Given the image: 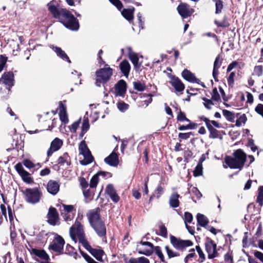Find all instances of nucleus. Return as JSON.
Listing matches in <instances>:
<instances>
[{
  "mask_svg": "<svg viewBox=\"0 0 263 263\" xmlns=\"http://www.w3.org/2000/svg\"><path fill=\"white\" fill-rule=\"evenodd\" d=\"M128 55L136 69H139L141 67V64L139 63V58L136 53L132 51L131 47L127 48Z\"/></svg>",
  "mask_w": 263,
  "mask_h": 263,
  "instance_id": "21",
  "label": "nucleus"
},
{
  "mask_svg": "<svg viewBox=\"0 0 263 263\" xmlns=\"http://www.w3.org/2000/svg\"><path fill=\"white\" fill-rule=\"evenodd\" d=\"M47 222L51 226H59L60 224L59 213L55 208L50 207L46 216Z\"/></svg>",
  "mask_w": 263,
  "mask_h": 263,
  "instance_id": "9",
  "label": "nucleus"
},
{
  "mask_svg": "<svg viewBox=\"0 0 263 263\" xmlns=\"http://www.w3.org/2000/svg\"><path fill=\"white\" fill-rule=\"evenodd\" d=\"M23 164L28 169L33 168L35 167V164L32 161L28 159H25L23 162Z\"/></svg>",
  "mask_w": 263,
  "mask_h": 263,
  "instance_id": "55",
  "label": "nucleus"
},
{
  "mask_svg": "<svg viewBox=\"0 0 263 263\" xmlns=\"http://www.w3.org/2000/svg\"><path fill=\"white\" fill-rule=\"evenodd\" d=\"M22 193L25 201L33 204L38 203L42 196V193L38 187L27 188L22 191Z\"/></svg>",
  "mask_w": 263,
  "mask_h": 263,
  "instance_id": "3",
  "label": "nucleus"
},
{
  "mask_svg": "<svg viewBox=\"0 0 263 263\" xmlns=\"http://www.w3.org/2000/svg\"><path fill=\"white\" fill-rule=\"evenodd\" d=\"M198 224L201 227H205L209 222L208 219L203 214H198L197 215Z\"/></svg>",
  "mask_w": 263,
  "mask_h": 263,
  "instance_id": "32",
  "label": "nucleus"
},
{
  "mask_svg": "<svg viewBox=\"0 0 263 263\" xmlns=\"http://www.w3.org/2000/svg\"><path fill=\"white\" fill-rule=\"evenodd\" d=\"M96 74L97 77H100L104 82H107L112 75V69L109 67L101 68L96 71Z\"/></svg>",
  "mask_w": 263,
  "mask_h": 263,
  "instance_id": "13",
  "label": "nucleus"
},
{
  "mask_svg": "<svg viewBox=\"0 0 263 263\" xmlns=\"http://www.w3.org/2000/svg\"><path fill=\"white\" fill-rule=\"evenodd\" d=\"M57 163L60 166L64 165L65 163L67 166L71 164L70 158L67 153H65L62 156H60L58 159Z\"/></svg>",
  "mask_w": 263,
  "mask_h": 263,
  "instance_id": "28",
  "label": "nucleus"
},
{
  "mask_svg": "<svg viewBox=\"0 0 263 263\" xmlns=\"http://www.w3.org/2000/svg\"><path fill=\"white\" fill-rule=\"evenodd\" d=\"M263 72V67L261 65L256 66L254 69V72L255 75L260 76Z\"/></svg>",
  "mask_w": 263,
  "mask_h": 263,
  "instance_id": "53",
  "label": "nucleus"
},
{
  "mask_svg": "<svg viewBox=\"0 0 263 263\" xmlns=\"http://www.w3.org/2000/svg\"><path fill=\"white\" fill-rule=\"evenodd\" d=\"M79 182L82 190L88 188L89 184L86 180L84 177H80L79 178Z\"/></svg>",
  "mask_w": 263,
  "mask_h": 263,
  "instance_id": "52",
  "label": "nucleus"
},
{
  "mask_svg": "<svg viewBox=\"0 0 263 263\" xmlns=\"http://www.w3.org/2000/svg\"><path fill=\"white\" fill-rule=\"evenodd\" d=\"M193 220V216L192 215L187 212L184 213V222L185 224L186 222L191 223Z\"/></svg>",
  "mask_w": 263,
  "mask_h": 263,
  "instance_id": "58",
  "label": "nucleus"
},
{
  "mask_svg": "<svg viewBox=\"0 0 263 263\" xmlns=\"http://www.w3.org/2000/svg\"><path fill=\"white\" fill-rule=\"evenodd\" d=\"M48 233L45 231H42L37 236L38 241L42 243L46 242L48 238Z\"/></svg>",
  "mask_w": 263,
  "mask_h": 263,
  "instance_id": "38",
  "label": "nucleus"
},
{
  "mask_svg": "<svg viewBox=\"0 0 263 263\" xmlns=\"http://www.w3.org/2000/svg\"><path fill=\"white\" fill-rule=\"evenodd\" d=\"M247 120V117L246 115L243 114L236 121L235 125L237 127H239L241 125L242 123L245 124Z\"/></svg>",
  "mask_w": 263,
  "mask_h": 263,
  "instance_id": "46",
  "label": "nucleus"
},
{
  "mask_svg": "<svg viewBox=\"0 0 263 263\" xmlns=\"http://www.w3.org/2000/svg\"><path fill=\"white\" fill-rule=\"evenodd\" d=\"M83 218V216L81 215L80 216L79 214H78V216L75 221V223L70 228V235L73 240L75 242L76 241V235L77 236L78 239L80 238H82L85 236L84 232L83 230V227L81 223V222L78 221V219L80 220Z\"/></svg>",
  "mask_w": 263,
  "mask_h": 263,
  "instance_id": "4",
  "label": "nucleus"
},
{
  "mask_svg": "<svg viewBox=\"0 0 263 263\" xmlns=\"http://www.w3.org/2000/svg\"><path fill=\"white\" fill-rule=\"evenodd\" d=\"M223 59L220 55H218L214 61L213 70L218 71V69L220 68L222 64Z\"/></svg>",
  "mask_w": 263,
  "mask_h": 263,
  "instance_id": "42",
  "label": "nucleus"
},
{
  "mask_svg": "<svg viewBox=\"0 0 263 263\" xmlns=\"http://www.w3.org/2000/svg\"><path fill=\"white\" fill-rule=\"evenodd\" d=\"M81 119L78 120V121L74 122L70 126V129L71 132H76L78 127L79 126V124L80 123Z\"/></svg>",
  "mask_w": 263,
  "mask_h": 263,
  "instance_id": "59",
  "label": "nucleus"
},
{
  "mask_svg": "<svg viewBox=\"0 0 263 263\" xmlns=\"http://www.w3.org/2000/svg\"><path fill=\"white\" fill-rule=\"evenodd\" d=\"M59 117L61 121L66 124L68 122V119L66 112L59 113Z\"/></svg>",
  "mask_w": 263,
  "mask_h": 263,
  "instance_id": "60",
  "label": "nucleus"
},
{
  "mask_svg": "<svg viewBox=\"0 0 263 263\" xmlns=\"http://www.w3.org/2000/svg\"><path fill=\"white\" fill-rule=\"evenodd\" d=\"M196 249L200 258V259L198 260V261L199 262H202L205 259V255L199 246H196Z\"/></svg>",
  "mask_w": 263,
  "mask_h": 263,
  "instance_id": "50",
  "label": "nucleus"
},
{
  "mask_svg": "<svg viewBox=\"0 0 263 263\" xmlns=\"http://www.w3.org/2000/svg\"><path fill=\"white\" fill-rule=\"evenodd\" d=\"M159 228L160 235L163 237H166L167 235V232L166 227L163 225H161L160 226Z\"/></svg>",
  "mask_w": 263,
  "mask_h": 263,
  "instance_id": "62",
  "label": "nucleus"
},
{
  "mask_svg": "<svg viewBox=\"0 0 263 263\" xmlns=\"http://www.w3.org/2000/svg\"><path fill=\"white\" fill-rule=\"evenodd\" d=\"M182 76L185 80L190 82L196 83L198 84H199L200 82V81L198 79H197L195 75L187 69H185L182 72Z\"/></svg>",
  "mask_w": 263,
  "mask_h": 263,
  "instance_id": "23",
  "label": "nucleus"
},
{
  "mask_svg": "<svg viewBox=\"0 0 263 263\" xmlns=\"http://www.w3.org/2000/svg\"><path fill=\"white\" fill-rule=\"evenodd\" d=\"M154 252L158 256L159 258L160 259L161 262L163 263H167L165 261L164 255L162 252L161 247L159 246H156L154 249Z\"/></svg>",
  "mask_w": 263,
  "mask_h": 263,
  "instance_id": "35",
  "label": "nucleus"
},
{
  "mask_svg": "<svg viewBox=\"0 0 263 263\" xmlns=\"http://www.w3.org/2000/svg\"><path fill=\"white\" fill-rule=\"evenodd\" d=\"M7 61V57L4 55L0 56V72L3 70Z\"/></svg>",
  "mask_w": 263,
  "mask_h": 263,
  "instance_id": "51",
  "label": "nucleus"
},
{
  "mask_svg": "<svg viewBox=\"0 0 263 263\" xmlns=\"http://www.w3.org/2000/svg\"><path fill=\"white\" fill-rule=\"evenodd\" d=\"M111 3L115 6L119 10H121L123 6L120 0H109Z\"/></svg>",
  "mask_w": 263,
  "mask_h": 263,
  "instance_id": "54",
  "label": "nucleus"
},
{
  "mask_svg": "<svg viewBox=\"0 0 263 263\" xmlns=\"http://www.w3.org/2000/svg\"><path fill=\"white\" fill-rule=\"evenodd\" d=\"M191 136H194V134L192 132L185 133H180L178 135V139H179V141L181 142L182 140L187 139Z\"/></svg>",
  "mask_w": 263,
  "mask_h": 263,
  "instance_id": "47",
  "label": "nucleus"
},
{
  "mask_svg": "<svg viewBox=\"0 0 263 263\" xmlns=\"http://www.w3.org/2000/svg\"><path fill=\"white\" fill-rule=\"evenodd\" d=\"M99 182L98 175L95 174L92 176L90 181L89 187L91 188L96 187Z\"/></svg>",
  "mask_w": 263,
  "mask_h": 263,
  "instance_id": "45",
  "label": "nucleus"
},
{
  "mask_svg": "<svg viewBox=\"0 0 263 263\" xmlns=\"http://www.w3.org/2000/svg\"><path fill=\"white\" fill-rule=\"evenodd\" d=\"M165 249L166 250L168 258H172L173 257H178L180 256L179 253H178V252L174 251L168 246H166L165 247Z\"/></svg>",
  "mask_w": 263,
  "mask_h": 263,
  "instance_id": "36",
  "label": "nucleus"
},
{
  "mask_svg": "<svg viewBox=\"0 0 263 263\" xmlns=\"http://www.w3.org/2000/svg\"><path fill=\"white\" fill-rule=\"evenodd\" d=\"M91 227L99 237L101 238L106 237V228L103 221Z\"/></svg>",
  "mask_w": 263,
  "mask_h": 263,
  "instance_id": "15",
  "label": "nucleus"
},
{
  "mask_svg": "<svg viewBox=\"0 0 263 263\" xmlns=\"http://www.w3.org/2000/svg\"><path fill=\"white\" fill-rule=\"evenodd\" d=\"M248 144L253 152H255L257 149V147L254 144V140L252 139H249Z\"/></svg>",
  "mask_w": 263,
  "mask_h": 263,
  "instance_id": "64",
  "label": "nucleus"
},
{
  "mask_svg": "<svg viewBox=\"0 0 263 263\" xmlns=\"http://www.w3.org/2000/svg\"><path fill=\"white\" fill-rule=\"evenodd\" d=\"M186 119V116L184 112H182L181 109L178 112L177 120L178 121L183 122Z\"/></svg>",
  "mask_w": 263,
  "mask_h": 263,
  "instance_id": "57",
  "label": "nucleus"
},
{
  "mask_svg": "<svg viewBox=\"0 0 263 263\" xmlns=\"http://www.w3.org/2000/svg\"><path fill=\"white\" fill-rule=\"evenodd\" d=\"M47 190L48 193L55 195L59 191L60 184L55 180H50L47 184Z\"/></svg>",
  "mask_w": 263,
  "mask_h": 263,
  "instance_id": "19",
  "label": "nucleus"
},
{
  "mask_svg": "<svg viewBox=\"0 0 263 263\" xmlns=\"http://www.w3.org/2000/svg\"><path fill=\"white\" fill-rule=\"evenodd\" d=\"M86 216L90 226L103 221L100 217V209L99 208L89 211L86 214Z\"/></svg>",
  "mask_w": 263,
  "mask_h": 263,
  "instance_id": "8",
  "label": "nucleus"
},
{
  "mask_svg": "<svg viewBox=\"0 0 263 263\" xmlns=\"http://www.w3.org/2000/svg\"><path fill=\"white\" fill-rule=\"evenodd\" d=\"M84 156V160L80 161L82 165H86L90 164L93 160V158L91 154L90 151L82 154Z\"/></svg>",
  "mask_w": 263,
  "mask_h": 263,
  "instance_id": "31",
  "label": "nucleus"
},
{
  "mask_svg": "<svg viewBox=\"0 0 263 263\" xmlns=\"http://www.w3.org/2000/svg\"><path fill=\"white\" fill-rule=\"evenodd\" d=\"M89 127H90V125L89 123L88 119L87 118H84L83 121L82 125L81 126V130H83L84 132H87L88 130V129H89Z\"/></svg>",
  "mask_w": 263,
  "mask_h": 263,
  "instance_id": "49",
  "label": "nucleus"
},
{
  "mask_svg": "<svg viewBox=\"0 0 263 263\" xmlns=\"http://www.w3.org/2000/svg\"><path fill=\"white\" fill-rule=\"evenodd\" d=\"M127 84L123 80H119L115 86L116 95L123 96L126 92Z\"/></svg>",
  "mask_w": 263,
  "mask_h": 263,
  "instance_id": "17",
  "label": "nucleus"
},
{
  "mask_svg": "<svg viewBox=\"0 0 263 263\" xmlns=\"http://www.w3.org/2000/svg\"><path fill=\"white\" fill-rule=\"evenodd\" d=\"M212 99L215 101H218L220 100V95L218 93L216 88H214L213 90V95L212 96Z\"/></svg>",
  "mask_w": 263,
  "mask_h": 263,
  "instance_id": "56",
  "label": "nucleus"
},
{
  "mask_svg": "<svg viewBox=\"0 0 263 263\" xmlns=\"http://www.w3.org/2000/svg\"><path fill=\"white\" fill-rule=\"evenodd\" d=\"M170 83L174 87L177 92H182L184 89V85L178 78L175 76L172 77Z\"/></svg>",
  "mask_w": 263,
  "mask_h": 263,
  "instance_id": "18",
  "label": "nucleus"
},
{
  "mask_svg": "<svg viewBox=\"0 0 263 263\" xmlns=\"http://www.w3.org/2000/svg\"><path fill=\"white\" fill-rule=\"evenodd\" d=\"M89 252L98 261H103L102 256L104 252L102 250L92 248L91 250H89Z\"/></svg>",
  "mask_w": 263,
  "mask_h": 263,
  "instance_id": "30",
  "label": "nucleus"
},
{
  "mask_svg": "<svg viewBox=\"0 0 263 263\" xmlns=\"http://www.w3.org/2000/svg\"><path fill=\"white\" fill-rule=\"evenodd\" d=\"M104 162L111 166H117L119 163L118 156L117 153L112 152L104 159Z\"/></svg>",
  "mask_w": 263,
  "mask_h": 263,
  "instance_id": "22",
  "label": "nucleus"
},
{
  "mask_svg": "<svg viewBox=\"0 0 263 263\" xmlns=\"http://www.w3.org/2000/svg\"><path fill=\"white\" fill-rule=\"evenodd\" d=\"M202 100L204 101V106L208 109H210L211 107H210V105H214V103H213L212 101L206 98H203Z\"/></svg>",
  "mask_w": 263,
  "mask_h": 263,
  "instance_id": "61",
  "label": "nucleus"
},
{
  "mask_svg": "<svg viewBox=\"0 0 263 263\" xmlns=\"http://www.w3.org/2000/svg\"><path fill=\"white\" fill-rule=\"evenodd\" d=\"M79 242L81 243L83 246L89 252V250H91L92 249L88 241L86 239L85 236L79 238Z\"/></svg>",
  "mask_w": 263,
  "mask_h": 263,
  "instance_id": "43",
  "label": "nucleus"
},
{
  "mask_svg": "<svg viewBox=\"0 0 263 263\" xmlns=\"http://www.w3.org/2000/svg\"><path fill=\"white\" fill-rule=\"evenodd\" d=\"M207 128L210 132L209 138L210 139L220 138V132L215 129L211 124L208 126Z\"/></svg>",
  "mask_w": 263,
  "mask_h": 263,
  "instance_id": "29",
  "label": "nucleus"
},
{
  "mask_svg": "<svg viewBox=\"0 0 263 263\" xmlns=\"http://www.w3.org/2000/svg\"><path fill=\"white\" fill-rule=\"evenodd\" d=\"M15 168L25 182L31 183L33 182V179L30 176V174L24 169L21 163H17L15 166Z\"/></svg>",
  "mask_w": 263,
  "mask_h": 263,
  "instance_id": "11",
  "label": "nucleus"
},
{
  "mask_svg": "<svg viewBox=\"0 0 263 263\" xmlns=\"http://www.w3.org/2000/svg\"><path fill=\"white\" fill-rule=\"evenodd\" d=\"M134 88L139 91H143L146 89V86L144 83L139 81L133 82Z\"/></svg>",
  "mask_w": 263,
  "mask_h": 263,
  "instance_id": "39",
  "label": "nucleus"
},
{
  "mask_svg": "<svg viewBox=\"0 0 263 263\" xmlns=\"http://www.w3.org/2000/svg\"><path fill=\"white\" fill-rule=\"evenodd\" d=\"M255 111L263 117V104H258L255 108Z\"/></svg>",
  "mask_w": 263,
  "mask_h": 263,
  "instance_id": "63",
  "label": "nucleus"
},
{
  "mask_svg": "<svg viewBox=\"0 0 263 263\" xmlns=\"http://www.w3.org/2000/svg\"><path fill=\"white\" fill-rule=\"evenodd\" d=\"M120 69L124 76L127 77L130 70V65L127 60L122 61L119 65Z\"/></svg>",
  "mask_w": 263,
  "mask_h": 263,
  "instance_id": "26",
  "label": "nucleus"
},
{
  "mask_svg": "<svg viewBox=\"0 0 263 263\" xmlns=\"http://www.w3.org/2000/svg\"><path fill=\"white\" fill-rule=\"evenodd\" d=\"M215 2L216 14H219L221 12V11L223 7V2L221 0H214Z\"/></svg>",
  "mask_w": 263,
  "mask_h": 263,
  "instance_id": "40",
  "label": "nucleus"
},
{
  "mask_svg": "<svg viewBox=\"0 0 263 263\" xmlns=\"http://www.w3.org/2000/svg\"><path fill=\"white\" fill-rule=\"evenodd\" d=\"M246 154L242 149H238L234 152L233 157L226 156L224 162L231 168H238L240 170L246 161Z\"/></svg>",
  "mask_w": 263,
  "mask_h": 263,
  "instance_id": "2",
  "label": "nucleus"
},
{
  "mask_svg": "<svg viewBox=\"0 0 263 263\" xmlns=\"http://www.w3.org/2000/svg\"><path fill=\"white\" fill-rule=\"evenodd\" d=\"M140 243L143 246H146L148 247V249H144L143 250H139L138 253L140 254L145 255L146 256H150L154 253V249L155 246L153 244L149 241H144L142 240L140 242Z\"/></svg>",
  "mask_w": 263,
  "mask_h": 263,
  "instance_id": "20",
  "label": "nucleus"
},
{
  "mask_svg": "<svg viewBox=\"0 0 263 263\" xmlns=\"http://www.w3.org/2000/svg\"><path fill=\"white\" fill-rule=\"evenodd\" d=\"M47 6L53 17L59 20L66 28L72 31L78 30L80 27L79 21L69 10L52 3H48Z\"/></svg>",
  "mask_w": 263,
  "mask_h": 263,
  "instance_id": "1",
  "label": "nucleus"
},
{
  "mask_svg": "<svg viewBox=\"0 0 263 263\" xmlns=\"http://www.w3.org/2000/svg\"><path fill=\"white\" fill-rule=\"evenodd\" d=\"M32 255L38 257L39 258L48 261L49 260V256L44 250H39L35 248H32L30 251Z\"/></svg>",
  "mask_w": 263,
  "mask_h": 263,
  "instance_id": "24",
  "label": "nucleus"
},
{
  "mask_svg": "<svg viewBox=\"0 0 263 263\" xmlns=\"http://www.w3.org/2000/svg\"><path fill=\"white\" fill-rule=\"evenodd\" d=\"M214 23L218 27L227 28L230 26V24L228 21L227 16L223 18V20L221 22H219L217 20H215Z\"/></svg>",
  "mask_w": 263,
  "mask_h": 263,
  "instance_id": "37",
  "label": "nucleus"
},
{
  "mask_svg": "<svg viewBox=\"0 0 263 263\" xmlns=\"http://www.w3.org/2000/svg\"><path fill=\"white\" fill-rule=\"evenodd\" d=\"M63 141L58 138H55L51 142L50 146L47 152V157H50L52 155L53 152L58 151L63 145Z\"/></svg>",
  "mask_w": 263,
  "mask_h": 263,
  "instance_id": "14",
  "label": "nucleus"
},
{
  "mask_svg": "<svg viewBox=\"0 0 263 263\" xmlns=\"http://www.w3.org/2000/svg\"><path fill=\"white\" fill-rule=\"evenodd\" d=\"M55 241L49 246L48 249L53 251L59 254H64V245L65 240L62 236L57 235L55 238Z\"/></svg>",
  "mask_w": 263,
  "mask_h": 263,
  "instance_id": "6",
  "label": "nucleus"
},
{
  "mask_svg": "<svg viewBox=\"0 0 263 263\" xmlns=\"http://www.w3.org/2000/svg\"><path fill=\"white\" fill-rule=\"evenodd\" d=\"M79 150L80 151V154H82L83 153H86L89 151L88 149L85 141H82L80 142L79 146Z\"/></svg>",
  "mask_w": 263,
  "mask_h": 263,
  "instance_id": "41",
  "label": "nucleus"
},
{
  "mask_svg": "<svg viewBox=\"0 0 263 263\" xmlns=\"http://www.w3.org/2000/svg\"><path fill=\"white\" fill-rule=\"evenodd\" d=\"M105 192L114 202L117 203L119 201L120 197L118 195L116 190L112 184H109L107 185L105 189Z\"/></svg>",
  "mask_w": 263,
  "mask_h": 263,
  "instance_id": "16",
  "label": "nucleus"
},
{
  "mask_svg": "<svg viewBox=\"0 0 263 263\" xmlns=\"http://www.w3.org/2000/svg\"><path fill=\"white\" fill-rule=\"evenodd\" d=\"M177 10L183 19L191 16L194 12V9L191 8L189 5L184 3H180L178 6Z\"/></svg>",
  "mask_w": 263,
  "mask_h": 263,
  "instance_id": "10",
  "label": "nucleus"
},
{
  "mask_svg": "<svg viewBox=\"0 0 263 263\" xmlns=\"http://www.w3.org/2000/svg\"><path fill=\"white\" fill-rule=\"evenodd\" d=\"M205 247L209 259H213L218 256L216 251L217 245L211 238L209 237L206 238Z\"/></svg>",
  "mask_w": 263,
  "mask_h": 263,
  "instance_id": "7",
  "label": "nucleus"
},
{
  "mask_svg": "<svg viewBox=\"0 0 263 263\" xmlns=\"http://www.w3.org/2000/svg\"><path fill=\"white\" fill-rule=\"evenodd\" d=\"M170 242L175 249L181 251L193 245V242L190 240H182L172 235L170 236Z\"/></svg>",
  "mask_w": 263,
  "mask_h": 263,
  "instance_id": "5",
  "label": "nucleus"
},
{
  "mask_svg": "<svg viewBox=\"0 0 263 263\" xmlns=\"http://www.w3.org/2000/svg\"><path fill=\"white\" fill-rule=\"evenodd\" d=\"M257 202L259 205L262 206L263 204V186H261L258 189V195L257 197Z\"/></svg>",
  "mask_w": 263,
  "mask_h": 263,
  "instance_id": "44",
  "label": "nucleus"
},
{
  "mask_svg": "<svg viewBox=\"0 0 263 263\" xmlns=\"http://www.w3.org/2000/svg\"><path fill=\"white\" fill-rule=\"evenodd\" d=\"M222 114L228 121L231 122H234V120L235 118L234 113L229 110L223 109L222 110Z\"/></svg>",
  "mask_w": 263,
  "mask_h": 263,
  "instance_id": "34",
  "label": "nucleus"
},
{
  "mask_svg": "<svg viewBox=\"0 0 263 263\" xmlns=\"http://www.w3.org/2000/svg\"><path fill=\"white\" fill-rule=\"evenodd\" d=\"M52 49L59 58H61L63 60L67 61L69 63H71V61L68 55L61 48L57 46H53Z\"/></svg>",
  "mask_w": 263,
  "mask_h": 263,
  "instance_id": "27",
  "label": "nucleus"
},
{
  "mask_svg": "<svg viewBox=\"0 0 263 263\" xmlns=\"http://www.w3.org/2000/svg\"><path fill=\"white\" fill-rule=\"evenodd\" d=\"M179 197L180 195L177 193L171 194L169 199V204L171 208H176L179 206Z\"/></svg>",
  "mask_w": 263,
  "mask_h": 263,
  "instance_id": "25",
  "label": "nucleus"
},
{
  "mask_svg": "<svg viewBox=\"0 0 263 263\" xmlns=\"http://www.w3.org/2000/svg\"><path fill=\"white\" fill-rule=\"evenodd\" d=\"M202 165L198 163L194 171V176L197 177L202 175Z\"/></svg>",
  "mask_w": 263,
  "mask_h": 263,
  "instance_id": "48",
  "label": "nucleus"
},
{
  "mask_svg": "<svg viewBox=\"0 0 263 263\" xmlns=\"http://www.w3.org/2000/svg\"><path fill=\"white\" fill-rule=\"evenodd\" d=\"M134 8L130 9H124L121 13L123 16L128 21H132L134 18L133 13Z\"/></svg>",
  "mask_w": 263,
  "mask_h": 263,
  "instance_id": "33",
  "label": "nucleus"
},
{
  "mask_svg": "<svg viewBox=\"0 0 263 263\" xmlns=\"http://www.w3.org/2000/svg\"><path fill=\"white\" fill-rule=\"evenodd\" d=\"M14 74L12 72H4L0 79V84L3 83L8 86V89L14 85Z\"/></svg>",
  "mask_w": 263,
  "mask_h": 263,
  "instance_id": "12",
  "label": "nucleus"
}]
</instances>
